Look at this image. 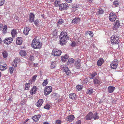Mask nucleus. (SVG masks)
<instances>
[{
  "mask_svg": "<svg viewBox=\"0 0 124 124\" xmlns=\"http://www.w3.org/2000/svg\"><path fill=\"white\" fill-rule=\"evenodd\" d=\"M60 44L62 46L65 45L69 40V37L66 32H62L59 36Z\"/></svg>",
  "mask_w": 124,
  "mask_h": 124,
  "instance_id": "f257e3e1",
  "label": "nucleus"
},
{
  "mask_svg": "<svg viewBox=\"0 0 124 124\" xmlns=\"http://www.w3.org/2000/svg\"><path fill=\"white\" fill-rule=\"evenodd\" d=\"M32 46L34 49L39 48L41 47V44L38 40L34 38L31 44Z\"/></svg>",
  "mask_w": 124,
  "mask_h": 124,
  "instance_id": "f03ea898",
  "label": "nucleus"
},
{
  "mask_svg": "<svg viewBox=\"0 0 124 124\" xmlns=\"http://www.w3.org/2000/svg\"><path fill=\"white\" fill-rule=\"evenodd\" d=\"M119 41V38L118 36L113 35L111 37V42L113 45L118 44Z\"/></svg>",
  "mask_w": 124,
  "mask_h": 124,
  "instance_id": "7ed1b4c3",
  "label": "nucleus"
},
{
  "mask_svg": "<svg viewBox=\"0 0 124 124\" xmlns=\"http://www.w3.org/2000/svg\"><path fill=\"white\" fill-rule=\"evenodd\" d=\"M118 63V62L116 59H115L113 61L111 62L110 67L112 68L116 69L117 67Z\"/></svg>",
  "mask_w": 124,
  "mask_h": 124,
  "instance_id": "20e7f679",
  "label": "nucleus"
},
{
  "mask_svg": "<svg viewBox=\"0 0 124 124\" xmlns=\"http://www.w3.org/2000/svg\"><path fill=\"white\" fill-rule=\"evenodd\" d=\"M52 88L50 86H46L45 88L44 92L45 95H48L52 91Z\"/></svg>",
  "mask_w": 124,
  "mask_h": 124,
  "instance_id": "39448f33",
  "label": "nucleus"
},
{
  "mask_svg": "<svg viewBox=\"0 0 124 124\" xmlns=\"http://www.w3.org/2000/svg\"><path fill=\"white\" fill-rule=\"evenodd\" d=\"M117 16L115 13L114 12H111L109 14V20L112 22H114L116 19Z\"/></svg>",
  "mask_w": 124,
  "mask_h": 124,
  "instance_id": "423d86ee",
  "label": "nucleus"
},
{
  "mask_svg": "<svg viewBox=\"0 0 124 124\" xmlns=\"http://www.w3.org/2000/svg\"><path fill=\"white\" fill-rule=\"evenodd\" d=\"M62 52L60 50L55 49L53 50L52 54L54 56H59L61 55Z\"/></svg>",
  "mask_w": 124,
  "mask_h": 124,
  "instance_id": "0eeeda50",
  "label": "nucleus"
},
{
  "mask_svg": "<svg viewBox=\"0 0 124 124\" xmlns=\"http://www.w3.org/2000/svg\"><path fill=\"white\" fill-rule=\"evenodd\" d=\"M68 7V4L67 3L62 4H60L59 6V9L61 10H66L67 9V8Z\"/></svg>",
  "mask_w": 124,
  "mask_h": 124,
  "instance_id": "6e6552de",
  "label": "nucleus"
},
{
  "mask_svg": "<svg viewBox=\"0 0 124 124\" xmlns=\"http://www.w3.org/2000/svg\"><path fill=\"white\" fill-rule=\"evenodd\" d=\"M13 39L12 38L9 37L8 38L6 39L3 40V42L5 44L9 45L12 42Z\"/></svg>",
  "mask_w": 124,
  "mask_h": 124,
  "instance_id": "1a4fd4ad",
  "label": "nucleus"
},
{
  "mask_svg": "<svg viewBox=\"0 0 124 124\" xmlns=\"http://www.w3.org/2000/svg\"><path fill=\"white\" fill-rule=\"evenodd\" d=\"M7 65L4 62H0V69L2 71L5 70L7 68Z\"/></svg>",
  "mask_w": 124,
  "mask_h": 124,
  "instance_id": "9d476101",
  "label": "nucleus"
},
{
  "mask_svg": "<svg viewBox=\"0 0 124 124\" xmlns=\"http://www.w3.org/2000/svg\"><path fill=\"white\" fill-rule=\"evenodd\" d=\"M93 113L90 112L89 113L85 116V120H89L93 119Z\"/></svg>",
  "mask_w": 124,
  "mask_h": 124,
  "instance_id": "9b49d317",
  "label": "nucleus"
},
{
  "mask_svg": "<svg viewBox=\"0 0 124 124\" xmlns=\"http://www.w3.org/2000/svg\"><path fill=\"white\" fill-rule=\"evenodd\" d=\"M120 24V23H119V21L118 20H116V22L115 23V24L113 27V29L114 30H117L119 27Z\"/></svg>",
  "mask_w": 124,
  "mask_h": 124,
  "instance_id": "f8f14e48",
  "label": "nucleus"
},
{
  "mask_svg": "<svg viewBox=\"0 0 124 124\" xmlns=\"http://www.w3.org/2000/svg\"><path fill=\"white\" fill-rule=\"evenodd\" d=\"M29 22L32 23L34 21L35 16L34 14L31 13L29 15Z\"/></svg>",
  "mask_w": 124,
  "mask_h": 124,
  "instance_id": "ddd939ff",
  "label": "nucleus"
},
{
  "mask_svg": "<svg viewBox=\"0 0 124 124\" xmlns=\"http://www.w3.org/2000/svg\"><path fill=\"white\" fill-rule=\"evenodd\" d=\"M75 117L73 115H71L69 116L66 119V120L69 122H71L74 119Z\"/></svg>",
  "mask_w": 124,
  "mask_h": 124,
  "instance_id": "4468645a",
  "label": "nucleus"
},
{
  "mask_svg": "<svg viewBox=\"0 0 124 124\" xmlns=\"http://www.w3.org/2000/svg\"><path fill=\"white\" fill-rule=\"evenodd\" d=\"M63 71L65 72L67 75H69L70 73V71L68 67H63Z\"/></svg>",
  "mask_w": 124,
  "mask_h": 124,
  "instance_id": "2eb2a0df",
  "label": "nucleus"
},
{
  "mask_svg": "<svg viewBox=\"0 0 124 124\" xmlns=\"http://www.w3.org/2000/svg\"><path fill=\"white\" fill-rule=\"evenodd\" d=\"M75 66L77 69H79L80 68L81 66L80 60H78L75 62Z\"/></svg>",
  "mask_w": 124,
  "mask_h": 124,
  "instance_id": "dca6fc26",
  "label": "nucleus"
},
{
  "mask_svg": "<svg viewBox=\"0 0 124 124\" xmlns=\"http://www.w3.org/2000/svg\"><path fill=\"white\" fill-rule=\"evenodd\" d=\"M22 43V37H18L17 38L16 43L17 45H21Z\"/></svg>",
  "mask_w": 124,
  "mask_h": 124,
  "instance_id": "f3484780",
  "label": "nucleus"
},
{
  "mask_svg": "<svg viewBox=\"0 0 124 124\" xmlns=\"http://www.w3.org/2000/svg\"><path fill=\"white\" fill-rule=\"evenodd\" d=\"M93 118L94 120H97L99 119V117L98 116V113L95 112L94 114L93 113Z\"/></svg>",
  "mask_w": 124,
  "mask_h": 124,
  "instance_id": "a211bd4d",
  "label": "nucleus"
},
{
  "mask_svg": "<svg viewBox=\"0 0 124 124\" xmlns=\"http://www.w3.org/2000/svg\"><path fill=\"white\" fill-rule=\"evenodd\" d=\"M20 59L17 58H15L14 62L13 63V65L15 67H16L17 64L20 62Z\"/></svg>",
  "mask_w": 124,
  "mask_h": 124,
  "instance_id": "6ab92c4d",
  "label": "nucleus"
},
{
  "mask_svg": "<svg viewBox=\"0 0 124 124\" xmlns=\"http://www.w3.org/2000/svg\"><path fill=\"white\" fill-rule=\"evenodd\" d=\"M40 115H35L32 117V118L33 120L35 122H37L38 121L40 118Z\"/></svg>",
  "mask_w": 124,
  "mask_h": 124,
  "instance_id": "aec40b11",
  "label": "nucleus"
},
{
  "mask_svg": "<svg viewBox=\"0 0 124 124\" xmlns=\"http://www.w3.org/2000/svg\"><path fill=\"white\" fill-rule=\"evenodd\" d=\"M30 30V29L28 27L25 28L24 29L23 33L26 35H27L28 34Z\"/></svg>",
  "mask_w": 124,
  "mask_h": 124,
  "instance_id": "412c9836",
  "label": "nucleus"
},
{
  "mask_svg": "<svg viewBox=\"0 0 124 124\" xmlns=\"http://www.w3.org/2000/svg\"><path fill=\"white\" fill-rule=\"evenodd\" d=\"M115 89V87L112 86H109L108 88V92L110 93L113 92Z\"/></svg>",
  "mask_w": 124,
  "mask_h": 124,
  "instance_id": "4be33fe9",
  "label": "nucleus"
},
{
  "mask_svg": "<svg viewBox=\"0 0 124 124\" xmlns=\"http://www.w3.org/2000/svg\"><path fill=\"white\" fill-rule=\"evenodd\" d=\"M69 98L74 100H75L77 97L76 94L75 93H71L69 94Z\"/></svg>",
  "mask_w": 124,
  "mask_h": 124,
  "instance_id": "5701e85b",
  "label": "nucleus"
},
{
  "mask_svg": "<svg viewBox=\"0 0 124 124\" xmlns=\"http://www.w3.org/2000/svg\"><path fill=\"white\" fill-rule=\"evenodd\" d=\"M36 87V86H33L30 91V93L31 94L33 95L36 92L37 90Z\"/></svg>",
  "mask_w": 124,
  "mask_h": 124,
  "instance_id": "b1692460",
  "label": "nucleus"
},
{
  "mask_svg": "<svg viewBox=\"0 0 124 124\" xmlns=\"http://www.w3.org/2000/svg\"><path fill=\"white\" fill-rule=\"evenodd\" d=\"M20 54L22 56H25L27 54L26 51L23 50H21L20 51Z\"/></svg>",
  "mask_w": 124,
  "mask_h": 124,
  "instance_id": "393cba45",
  "label": "nucleus"
},
{
  "mask_svg": "<svg viewBox=\"0 0 124 124\" xmlns=\"http://www.w3.org/2000/svg\"><path fill=\"white\" fill-rule=\"evenodd\" d=\"M43 102V100L42 99H39L36 103V105L38 107H40Z\"/></svg>",
  "mask_w": 124,
  "mask_h": 124,
  "instance_id": "a878e982",
  "label": "nucleus"
},
{
  "mask_svg": "<svg viewBox=\"0 0 124 124\" xmlns=\"http://www.w3.org/2000/svg\"><path fill=\"white\" fill-rule=\"evenodd\" d=\"M69 58V56L65 54L64 56H62L61 57V60L62 61L65 62Z\"/></svg>",
  "mask_w": 124,
  "mask_h": 124,
  "instance_id": "bb28decb",
  "label": "nucleus"
},
{
  "mask_svg": "<svg viewBox=\"0 0 124 124\" xmlns=\"http://www.w3.org/2000/svg\"><path fill=\"white\" fill-rule=\"evenodd\" d=\"M104 61L103 59H101L97 61V64L99 66H101L102 64L104 62Z\"/></svg>",
  "mask_w": 124,
  "mask_h": 124,
  "instance_id": "cd10ccee",
  "label": "nucleus"
},
{
  "mask_svg": "<svg viewBox=\"0 0 124 124\" xmlns=\"http://www.w3.org/2000/svg\"><path fill=\"white\" fill-rule=\"evenodd\" d=\"M75 61L72 58H70L68 59V61L67 62V64L68 65L73 63Z\"/></svg>",
  "mask_w": 124,
  "mask_h": 124,
  "instance_id": "c85d7f7f",
  "label": "nucleus"
},
{
  "mask_svg": "<svg viewBox=\"0 0 124 124\" xmlns=\"http://www.w3.org/2000/svg\"><path fill=\"white\" fill-rule=\"evenodd\" d=\"M11 33L12 37H14L17 33L16 30L15 29H13Z\"/></svg>",
  "mask_w": 124,
  "mask_h": 124,
  "instance_id": "c756f323",
  "label": "nucleus"
},
{
  "mask_svg": "<svg viewBox=\"0 0 124 124\" xmlns=\"http://www.w3.org/2000/svg\"><path fill=\"white\" fill-rule=\"evenodd\" d=\"M80 20V19L79 17H76L72 20V22L74 23H78Z\"/></svg>",
  "mask_w": 124,
  "mask_h": 124,
  "instance_id": "7c9ffc66",
  "label": "nucleus"
},
{
  "mask_svg": "<svg viewBox=\"0 0 124 124\" xmlns=\"http://www.w3.org/2000/svg\"><path fill=\"white\" fill-rule=\"evenodd\" d=\"M94 83L95 84H98L100 83V81L96 78H95L93 79Z\"/></svg>",
  "mask_w": 124,
  "mask_h": 124,
  "instance_id": "2f4dec72",
  "label": "nucleus"
},
{
  "mask_svg": "<svg viewBox=\"0 0 124 124\" xmlns=\"http://www.w3.org/2000/svg\"><path fill=\"white\" fill-rule=\"evenodd\" d=\"M55 61L52 62L51 63V64L50 66V68L52 69L54 68L55 67L56 63Z\"/></svg>",
  "mask_w": 124,
  "mask_h": 124,
  "instance_id": "473e14b6",
  "label": "nucleus"
},
{
  "mask_svg": "<svg viewBox=\"0 0 124 124\" xmlns=\"http://www.w3.org/2000/svg\"><path fill=\"white\" fill-rule=\"evenodd\" d=\"M104 12V11L102 8H100L98 9L97 13L98 15L102 14Z\"/></svg>",
  "mask_w": 124,
  "mask_h": 124,
  "instance_id": "72a5a7b5",
  "label": "nucleus"
},
{
  "mask_svg": "<svg viewBox=\"0 0 124 124\" xmlns=\"http://www.w3.org/2000/svg\"><path fill=\"white\" fill-rule=\"evenodd\" d=\"M83 87V86L82 85H79L76 86V88L77 90L78 91H79L81 90Z\"/></svg>",
  "mask_w": 124,
  "mask_h": 124,
  "instance_id": "f704fd0d",
  "label": "nucleus"
},
{
  "mask_svg": "<svg viewBox=\"0 0 124 124\" xmlns=\"http://www.w3.org/2000/svg\"><path fill=\"white\" fill-rule=\"evenodd\" d=\"M48 83V80L46 79L44 80V82L42 84V85L43 86H46Z\"/></svg>",
  "mask_w": 124,
  "mask_h": 124,
  "instance_id": "c9c22d12",
  "label": "nucleus"
},
{
  "mask_svg": "<svg viewBox=\"0 0 124 124\" xmlns=\"http://www.w3.org/2000/svg\"><path fill=\"white\" fill-rule=\"evenodd\" d=\"M88 82V80L87 78L84 79L83 80H82V83L85 84H86Z\"/></svg>",
  "mask_w": 124,
  "mask_h": 124,
  "instance_id": "e433bc0d",
  "label": "nucleus"
},
{
  "mask_svg": "<svg viewBox=\"0 0 124 124\" xmlns=\"http://www.w3.org/2000/svg\"><path fill=\"white\" fill-rule=\"evenodd\" d=\"M7 26L5 25L2 30V32L4 33H6L7 32Z\"/></svg>",
  "mask_w": 124,
  "mask_h": 124,
  "instance_id": "4c0bfd02",
  "label": "nucleus"
},
{
  "mask_svg": "<svg viewBox=\"0 0 124 124\" xmlns=\"http://www.w3.org/2000/svg\"><path fill=\"white\" fill-rule=\"evenodd\" d=\"M4 57L5 58L8 56V53L6 51H5L2 53Z\"/></svg>",
  "mask_w": 124,
  "mask_h": 124,
  "instance_id": "58836bf2",
  "label": "nucleus"
},
{
  "mask_svg": "<svg viewBox=\"0 0 124 124\" xmlns=\"http://www.w3.org/2000/svg\"><path fill=\"white\" fill-rule=\"evenodd\" d=\"M30 86V84L29 83H26L25 87L26 90H28Z\"/></svg>",
  "mask_w": 124,
  "mask_h": 124,
  "instance_id": "ea45409f",
  "label": "nucleus"
},
{
  "mask_svg": "<svg viewBox=\"0 0 124 124\" xmlns=\"http://www.w3.org/2000/svg\"><path fill=\"white\" fill-rule=\"evenodd\" d=\"M93 92V90L92 88H89L88 89V91L87 92V93L89 94H91Z\"/></svg>",
  "mask_w": 124,
  "mask_h": 124,
  "instance_id": "a19ab883",
  "label": "nucleus"
},
{
  "mask_svg": "<svg viewBox=\"0 0 124 124\" xmlns=\"http://www.w3.org/2000/svg\"><path fill=\"white\" fill-rule=\"evenodd\" d=\"M64 21L62 19H60L58 20L57 23L59 24H61L64 23Z\"/></svg>",
  "mask_w": 124,
  "mask_h": 124,
  "instance_id": "79ce46f5",
  "label": "nucleus"
},
{
  "mask_svg": "<svg viewBox=\"0 0 124 124\" xmlns=\"http://www.w3.org/2000/svg\"><path fill=\"white\" fill-rule=\"evenodd\" d=\"M29 59L31 61H33L34 60V57L32 55H30V56Z\"/></svg>",
  "mask_w": 124,
  "mask_h": 124,
  "instance_id": "37998d69",
  "label": "nucleus"
},
{
  "mask_svg": "<svg viewBox=\"0 0 124 124\" xmlns=\"http://www.w3.org/2000/svg\"><path fill=\"white\" fill-rule=\"evenodd\" d=\"M50 107V106L49 104H46L44 107L45 109L48 110Z\"/></svg>",
  "mask_w": 124,
  "mask_h": 124,
  "instance_id": "c03bdc74",
  "label": "nucleus"
},
{
  "mask_svg": "<svg viewBox=\"0 0 124 124\" xmlns=\"http://www.w3.org/2000/svg\"><path fill=\"white\" fill-rule=\"evenodd\" d=\"M87 33L89 34V35L91 37H92L93 36V33L90 31H87Z\"/></svg>",
  "mask_w": 124,
  "mask_h": 124,
  "instance_id": "a18cd8bd",
  "label": "nucleus"
},
{
  "mask_svg": "<svg viewBox=\"0 0 124 124\" xmlns=\"http://www.w3.org/2000/svg\"><path fill=\"white\" fill-rule=\"evenodd\" d=\"M78 7V6L76 4H74L72 5V7L73 8L76 9Z\"/></svg>",
  "mask_w": 124,
  "mask_h": 124,
  "instance_id": "49530a36",
  "label": "nucleus"
},
{
  "mask_svg": "<svg viewBox=\"0 0 124 124\" xmlns=\"http://www.w3.org/2000/svg\"><path fill=\"white\" fill-rule=\"evenodd\" d=\"M97 73L96 72H94L92 73L91 75V78L93 79L95 75H97Z\"/></svg>",
  "mask_w": 124,
  "mask_h": 124,
  "instance_id": "de8ad7c7",
  "label": "nucleus"
},
{
  "mask_svg": "<svg viewBox=\"0 0 124 124\" xmlns=\"http://www.w3.org/2000/svg\"><path fill=\"white\" fill-rule=\"evenodd\" d=\"M5 2V0H0V6L3 5Z\"/></svg>",
  "mask_w": 124,
  "mask_h": 124,
  "instance_id": "09e8293b",
  "label": "nucleus"
},
{
  "mask_svg": "<svg viewBox=\"0 0 124 124\" xmlns=\"http://www.w3.org/2000/svg\"><path fill=\"white\" fill-rule=\"evenodd\" d=\"M113 4L117 6L119 5V3L118 2L117 0L115 1L113 3Z\"/></svg>",
  "mask_w": 124,
  "mask_h": 124,
  "instance_id": "8fccbe9b",
  "label": "nucleus"
},
{
  "mask_svg": "<svg viewBox=\"0 0 124 124\" xmlns=\"http://www.w3.org/2000/svg\"><path fill=\"white\" fill-rule=\"evenodd\" d=\"M34 23L35 24V25L36 26H37L38 24L39 23V21L38 19H37L35 21H34Z\"/></svg>",
  "mask_w": 124,
  "mask_h": 124,
  "instance_id": "3c124183",
  "label": "nucleus"
},
{
  "mask_svg": "<svg viewBox=\"0 0 124 124\" xmlns=\"http://www.w3.org/2000/svg\"><path fill=\"white\" fill-rule=\"evenodd\" d=\"M10 72V73H12L14 69L13 67H10L9 69Z\"/></svg>",
  "mask_w": 124,
  "mask_h": 124,
  "instance_id": "603ef678",
  "label": "nucleus"
},
{
  "mask_svg": "<svg viewBox=\"0 0 124 124\" xmlns=\"http://www.w3.org/2000/svg\"><path fill=\"white\" fill-rule=\"evenodd\" d=\"M37 77V76L36 75H34L33 76L32 79V81H34L36 79V78Z\"/></svg>",
  "mask_w": 124,
  "mask_h": 124,
  "instance_id": "864d4df0",
  "label": "nucleus"
},
{
  "mask_svg": "<svg viewBox=\"0 0 124 124\" xmlns=\"http://www.w3.org/2000/svg\"><path fill=\"white\" fill-rule=\"evenodd\" d=\"M59 1H55L54 3V5H55V6L56 7H57L58 6V3H59Z\"/></svg>",
  "mask_w": 124,
  "mask_h": 124,
  "instance_id": "5fc2aeb1",
  "label": "nucleus"
},
{
  "mask_svg": "<svg viewBox=\"0 0 124 124\" xmlns=\"http://www.w3.org/2000/svg\"><path fill=\"white\" fill-rule=\"evenodd\" d=\"M56 123L57 124H60L61 123V121L60 120H57L56 121Z\"/></svg>",
  "mask_w": 124,
  "mask_h": 124,
  "instance_id": "6e6d98bb",
  "label": "nucleus"
},
{
  "mask_svg": "<svg viewBox=\"0 0 124 124\" xmlns=\"http://www.w3.org/2000/svg\"><path fill=\"white\" fill-rule=\"evenodd\" d=\"M76 44L75 42L74 41L72 42L71 45L72 46H74Z\"/></svg>",
  "mask_w": 124,
  "mask_h": 124,
  "instance_id": "4d7b16f0",
  "label": "nucleus"
},
{
  "mask_svg": "<svg viewBox=\"0 0 124 124\" xmlns=\"http://www.w3.org/2000/svg\"><path fill=\"white\" fill-rule=\"evenodd\" d=\"M81 121L80 120H78V121H77L76 122V124H81Z\"/></svg>",
  "mask_w": 124,
  "mask_h": 124,
  "instance_id": "13d9d810",
  "label": "nucleus"
},
{
  "mask_svg": "<svg viewBox=\"0 0 124 124\" xmlns=\"http://www.w3.org/2000/svg\"><path fill=\"white\" fill-rule=\"evenodd\" d=\"M41 16L44 19H45L46 18V17L44 16V14H42L41 15Z\"/></svg>",
  "mask_w": 124,
  "mask_h": 124,
  "instance_id": "bf43d9fd",
  "label": "nucleus"
},
{
  "mask_svg": "<svg viewBox=\"0 0 124 124\" xmlns=\"http://www.w3.org/2000/svg\"><path fill=\"white\" fill-rule=\"evenodd\" d=\"M65 0L68 3H70L72 2V0Z\"/></svg>",
  "mask_w": 124,
  "mask_h": 124,
  "instance_id": "052dcab7",
  "label": "nucleus"
},
{
  "mask_svg": "<svg viewBox=\"0 0 124 124\" xmlns=\"http://www.w3.org/2000/svg\"><path fill=\"white\" fill-rule=\"evenodd\" d=\"M38 64L37 63H33V66L35 67H36L38 65Z\"/></svg>",
  "mask_w": 124,
  "mask_h": 124,
  "instance_id": "680f3d73",
  "label": "nucleus"
},
{
  "mask_svg": "<svg viewBox=\"0 0 124 124\" xmlns=\"http://www.w3.org/2000/svg\"><path fill=\"white\" fill-rule=\"evenodd\" d=\"M3 24L1 23H0V31L1 30L2 27V26Z\"/></svg>",
  "mask_w": 124,
  "mask_h": 124,
  "instance_id": "e2e57ef3",
  "label": "nucleus"
},
{
  "mask_svg": "<svg viewBox=\"0 0 124 124\" xmlns=\"http://www.w3.org/2000/svg\"><path fill=\"white\" fill-rule=\"evenodd\" d=\"M43 124H49L47 122H45Z\"/></svg>",
  "mask_w": 124,
  "mask_h": 124,
  "instance_id": "0e129e2a",
  "label": "nucleus"
},
{
  "mask_svg": "<svg viewBox=\"0 0 124 124\" xmlns=\"http://www.w3.org/2000/svg\"><path fill=\"white\" fill-rule=\"evenodd\" d=\"M93 1V0H89V2L90 3L92 2Z\"/></svg>",
  "mask_w": 124,
  "mask_h": 124,
  "instance_id": "69168bd1",
  "label": "nucleus"
},
{
  "mask_svg": "<svg viewBox=\"0 0 124 124\" xmlns=\"http://www.w3.org/2000/svg\"><path fill=\"white\" fill-rule=\"evenodd\" d=\"M53 95H54V96L56 95V93H54L53 94Z\"/></svg>",
  "mask_w": 124,
  "mask_h": 124,
  "instance_id": "338daca9",
  "label": "nucleus"
},
{
  "mask_svg": "<svg viewBox=\"0 0 124 124\" xmlns=\"http://www.w3.org/2000/svg\"><path fill=\"white\" fill-rule=\"evenodd\" d=\"M12 98L11 97L10 99H9V101H11L12 100V99H11Z\"/></svg>",
  "mask_w": 124,
  "mask_h": 124,
  "instance_id": "774afa93",
  "label": "nucleus"
}]
</instances>
